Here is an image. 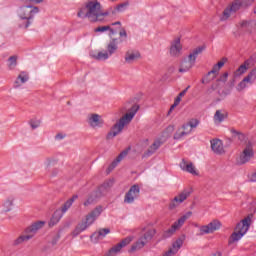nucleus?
I'll return each instance as SVG.
<instances>
[{
	"instance_id": "f3484780",
	"label": "nucleus",
	"mask_w": 256,
	"mask_h": 256,
	"mask_svg": "<svg viewBox=\"0 0 256 256\" xmlns=\"http://www.w3.org/2000/svg\"><path fill=\"white\" fill-rule=\"evenodd\" d=\"M29 81V73L25 71H21L18 76L16 77V80L14 81L13 87L14 89H21L25 83Z\"/></svg>"
},
{
	"instance_id": "c9c22d12",
	"label": "nucleus",
	"mask_w": 256,
	"mask_h": 256,
	"mask_svg": "<svg viewBox=\"0 0 256 256\" xmlns=\"http://www.w3.org/2000/svg\"><path fill=\"white\" fill-rule=\"evenodd\" d=\"M243 234H241L240 232H237L235 230V232H233L228 240V245H233V243H237V241H240V239L243 238Z\"/></svg>"
},
{
	"instance_id": "7ed1b4c3",
	"label": "nucleus",
	"mask_w": 256,
	"mask_h": 256,
	"mask_svg": "<svg viewBox=\"0 0 256 256\" xmlns=\"http://www.w3.org/2000/svg\"><path fill=\"white\" fill-rule=\"evenodd\" d=\"M101 213H103V207L98 206L94 210H92L88 215H86V218L82 220L74 229V237H77V235H80V233H83V231L89 229V227H91V225L95 223L97 217H99Z\"/></svg>"
},
{
	"instance_id": "f257e3e1",
	"label": "nucleus",
	"mask_w": 256,
	"mask_h": 256,
	"mask_svg": "<svg viewBox=\"0 0 256 256\" xmlns=\"http://www.w3.org/2000/svg\"><path fill=\"white\" fill-rule=\"evenodd\" d=\"M129 3H122L116 6L114 9L110 8L103 12L101 10V3L99 1H89L86 4L85 8H82L78 12V17L80 19H89L92 23H103L105 21V17H109V15H116L117 11L122 12L125 11V7H128Z\"/></svg>"
},
{
	"instance_id": "5701e85b",
	"label": "nucleus",
	"mask_w": 256,
	"mask_h": 256,
	"mask_svg": "<svg viewBox=\"0 0 256 256\" xmlns=\"http://www.w3.org/2000/svg\"><path fill=\"white\" fill-rule=\"evenodd\" d=\"M251 65H253V57H250L238 67V69L234 72V77H240V75L247 73V70L249 67H251Z\"/></svg>"
},
{
	"instance_id": "2f4dec72",
	"label": "nucleus",
	"mask_w": 256,
	"mask_h": 256,
	"mask_svg": "<svg viewBox=\"0 0 256 256\" xmlns=\"http://www.w3.org/2000/svg\"><path fill=\"white\" fill-rule=\"evenodd\" d=\"M95 33H105V31H109V37H113V35H117V30L111 28L110 25L99 26L95 28Z\"/></svg>"
},
{
	"instance_id": "4d7b16f0",
	"label": "nucleus",
	"mask_w": 256,
	"mask_h": 256,
	"mask_svg": "<svg viewBox=\"0 0 256 256\" xmlns=\"http://www.w3.org/2000/svg\"><path fill=\"white\" fill-rule=\"evenodd\" d=\"M78 197L79 196H77V195H74L72 198H70V199H72L73 200V203L75 202V199H78Z\"/></svg>"
},
{
	"instance_id": "473e14b6",
	"label": "nucleus",
	"mask_w": 256,
	"mask_h": 256,
	"mask_svg": "<svg viewBox=\"0 0 256 256\" xmlns=\"http://www.w3.org/2000/svg\"><path fill=\"white\" fill-rule=\"evenodd\" d=\"M227 119V112L223 110H217L214 114V123L219 125V123H223Z\"/></svg>"
},
{
	"instance_id": "72a5a7b5",
	"label": "nucleus",
	"mask_w": 256,
	"mask_h": 256,
	"mask_svg": "<svg viewBox=\"0 0 256 256\" xmlns=\"http://www.w3.org/2000/svg\"><path fill=\"white\" fill-rule=\"evenodd\" d=\"M112 26L118 25V29H119V41L120 43H123V41H125L127 39V30H125V28L121 27V21H117L111 24Z\"/></svg>"
},
{
	"instance_id": "603ef678",
	"label": "nucleus",
	"mask_w": 256,
	"mask_h": 256,
	"mask_svg": "<svg viewBox=\"0 0 256 256\" xmlns=\"http://www.w3.org/2000/svg\"><path fill=\"white\" fill-rule=\"evenodd\" d=\"M55 139H58V140L65 139V135H64V134H61V133H58V134L55 136Z\"/></svg>"
},
{
	"instance_id": "4be33fe9",
	"label": "nucleus",
	"mask_w": 256,
	"mask_h": 256,
	"mask_svg": "<svg viewBox=\"0 0 256 256\" xmlns=\"http://www.w3.org/2000/svg\"><path fill=\"white\" fill-rule=\"evenodd\" d=\"M129 151H131V148L125 149L117 156V158L108 167L109 173H111V171H113V169H115V167H117V165H119V163L129 155Z\"/></svg>"
},
{
	"instance_id": "4468645a",
	"label": "nucleus",
	"mask_w": 256,
	"mask_h": 256,
	"mask_svg": "<svg viewBox=\"0 0 256 256\" xmlns=\"http://www.w3.org/2000/svg\"><path fill=\"white\" fill-rule=\"evenodd\" d=\"M191 195V191L185 189L183 190L178 196L174 197V199L169 204V209H175V207H178L183 203V201H186Z\"/></svg>"
},
{
	"instance_id": "a878e982",
	"label": "nucleus",
	"mask_w": 256,
	"mask_h": 256,
	"mask_svg": "<svg viewBox=\"0 0 256 256\" xmlns=\"http://www.w3.org/2000/svg\"><path fill=\"white\" fill-rule=\"evenodd\" d=\"M88 123L93 129H97V127H103V119H101L99 114H91L88 118Z\"/></svg>"
},
{
	"instance_id": "4c0bfd02",
	"label": "nucleus",
	"mask_w": 256,
	"mask_h": 256,
	"mask_svg": "<svg viewBox=\"0 0 256 256\" xmlns=\"http://www.w3.org/2000/svg\"><path fill=\"white\" fill-rule=\"evenodd\" d=\"M201 123V121H199V119L197 118H191L187 124H188V127H190V129H197V127H199V124Z\"/></svg>"
},
{
	"instance_id": "bf43d9fd",
	"label": "nucleus",
	"mask_w": 256,
	"mask_h": 256,
	"mask_svg": "<svg viewBox=\"0 0 256 256\" xmlns=\"http://www.w3.org/2000/svg\"><path fill=\"white\" fill-rule=\"evenodd\" d=\"M212 256H221V252H216Z\"/></svg>"
},
{
	"instance_id": "dca6fc26",
	"label": "nucleus",
	"mask_w": 256,
	"mask_h": 256,
	"mask_svg": "<svg viewBox=\"0 0 256 256\" xmlns=\"http://www.w3.org/2000/svg\"><path fill=\"white\" fill-rule=\"evenodd\" d=\"M252 157H253V147L251 146V144H248L240 154V157H239L240 165H245V163H249Z\"/></svg>"
},
{
	"instance_id": "9b49d317",
	"label": "nucleus",
	"mask_w": 256,
	"mask_h": 256,
	"mask_svg": "<svg viewBox=\"0 0 256 256\" xmlns=\"http://www.w3.org/2000/svg\"><path fill=\"white\" fill-rule=\"evenodd\" d=\"M221 229V221L219 220H212L207 225H203L200 227L199 235H209L211 233H215V231H219Z\"/></svg>"
},
{
	"instance_id": "864d4df0",
	"label": "nucleus",
	"mask_w": 256,
	"mask_h": 256,
	"mask_svg": "<svg viewBox=\"0 0 256 256\" xmlns=\"http://www.w3.org/2000/svg\"><path fill=\"white\" fill-rule=\"evenodd\" d=\"M33 13H39V7L33 6Z\"/></svg>"
},
{
	"instance_id": "9d476101",
	"label": "nucleus",
	"mask_w": 256,
	"mask_h": 256,
	"mask_svg": "<svg viewBox=\"0 0 256 256\" xmlns=\"http://www.w3.org/2000/svg\"><path fill=\"white\" fill-rule=\"evenodd\" d=\"M71 205H73V199L67 200L64 205L61 207V209H58L54 212L51 223L55 225L56 223H59L61 221V218L63 217L64 213H67L69 209H71Z\"/></svg>"
},
{
	"instance_id": "49530a36",
	"label": "nucleus",
	"mask_w": 256,
	"mask_h": 256,
	"mask_svg": "<svg viewBox=\"0 0 256 256\" xmlns=\"http://www.w3.org/2000/svg\"><path fill=\"white\" fill-rule=\"evenodd\" d=\"M37 127H41V119H35L33 122V129H37Z\"/></svg>"
},
{
	"instance_id": "c03bdc74",
	"label": "nucleus",
	"mask_w": 256,
	"mask_h": 256,
	"mask_svg": "<svg viewBox=\"0 0 256 256\" xmlns=\"http://www.w3.org/2000/svg\"><path fill=\"white\" fill-rule=\"evenodd\" d=\"M152 149L154 151H157L159 149V147H161V141L156 140L153 142V144L151 145Z\"/></svg>"
},
{
	"instance_id": "8fccbe9b",
	"label": "nucleus",
	"mask_w": 256,
	"mask_h": 256,
	"mask_svg": "<svg viewBox=\"0 0 256 256\" xmlns=\"http://www.w3.org/2000/svg\"><path fill=\"white\" fill-rule=\"evenodd\" d=\"M191 86H188L186 89H184L182 92H180L179 94H178V96H180V97H185V95L187 94V91H189V88H190Z\"/></svg>"
},
{
	"instance_id": "37998d69",
	"label": "nucleus",
	"mask_w": 256,
	"mask_h": 256,
	"mask_svg": "<svg viewBox=\"0 0 256 256\" xmlns=\"http://www.w3.org/2000/svg\"><path fill=\"white\" fill-rule=\"evenodd\" d=\"M157 150H154L151 146L147 149V151L143 154V159L147 158V157H151V155H154V153Z\"/></svg>"
},
{
	"instance_id": "cd10ccee",
	"label": "nucleus",
	"mask_w": 256,
	"mask_h": 256,
	"mask_svg": "<svg viewBox=\"0 0 256 256\" xmlns=\"http://www.w3.org/2000/svg\"><path fill=\"white\" fill-rule=\"evenodd\" d=\"M210 143L212 151H214L217 155H222V153H225L223 142L221 140L213 139Z\"/></svg>"
},
{
	"instance_id": "0eeeda50",
	"label": "nucleus",
	"mask_w": 256,
	"mask_h": 256,
	"mask_svg": "<svg viewBox=\"0 0 256 256\" xmlns=\"http://www.w3.org/2000/svg\"><path fill=\"white\" fill-rule=\"evenodd\" d=\"M191 217V212H188V214L181 216L174 224L169 228L168 230L164 231L163 233V239H169V237H173V234L177 229L180 227H183L185 225V221H187Z\"/></svg>"
},
{
	"instance_id": "f704fd0d",
	"label": "nucleus",
	"mask_w": 256,
	"mask_h": 256,
	"mask_svg": "<svg viewBox=\"0 0 256 256\" xmlns=\"http://www.w3.org/2000/svg\"><path fill=\"white\" fill-rule=\"evenodd\" d=\"M183 243H185V235H182L179 237L173 244H172V249L174 252H178L181 247H183Z\"/></svg>"
},
{
	"instance_id": "e2e57ef3",
	"label": "nucleus",
	"mask_w": 256,
	"mask_h": 256,
	"mask_svg": "<svg viewBox=\"0 0 256 256\" xmlns=\"http://www.w3.org/2000/svg\"><path fill=\"white\" fill-rule=\"evenodd\" d=\"M251 1H255V0H251Z\"/></svg>"
},
{
	"instance_id": "13d9d810",
	"label": "nucleus",
	"mask_w": 256,
	"mask_h": 256,
	"mask_svg": "<svg viewBox=\"0 0 256 256\" xmlns=\"http://www.w3.org/2000/svg\"><path fill=\"white\" fill-rule=\"evenodd\" d=\"M212 91H215V87L213 86L208 90V93H211Z\"/></svg>"
},
{
	"instance_id": "39448f33",
	"label": "nucleus",
	"mask_w": 256,
	"mask_h": 256,
	"mask_svg": "<svg viewBox=\"0 0 256 256\" xmlns=\"http://www.w3.org/2000/svg\"><path fill=\"white\" fill-rule=\"evenodd\" d=\"M157 233V230L155 229H149L147 230L139 239L138 241L133 244L130 248V252L133 253V251H139L140 249H143L155 237V234Z\"/></svg>"
},
{
	"instance_id": "bb28decb",
	"label": "nucleus",
	"mask_w": 256,
	"mask_h": 256,
	"mask_svg": "<svg viewBox=\"0 0 256 256\" xmlns=\"http://www.w3.org/2000/svg\"><path fill=\"white\" fill-rule=\"evenodd\" d=\"M111 233V230L109 228H102L99 229L98 232H95L91 235V241H94V243H97L99 239H105L107 235Z\"/></svg>"
},
{
	"instance_id": "aec40b11",
	"label": "nucleus",
	"mask_w": 256,
	"mask_h": 256,
	"mask_svg": "<svg viewBox=\"0 0 256 256\" xmlns=\"http://www.w3.org/2000/svg\"><path fill=\"white\" fill-rule=\"evenodd\" d=\"M182 49H183V46L181 45V38H176L171 43L170 55L172 57H179L181 55Z\"/></svg>"
},
{
	"instance_id": "2eb2a0df",
	"label": "nucleus",
	"mask_w": 256,
	"mask_h": 256,
	"mask_svg": "<svg viewBox=\"0 0 256 256\" xmlns=\"http://www.w3.org/2000/svg\"><path fill=\"white\" fill-rule=\"evenodd\" d=\"M131 241H133V237H131V236L124 238L121 242H119L118 244H116L114 247H112L109 250L107 256L117 255V253H119L121 251V249H123V247H127V245H129V243H131Z\"/></svg>"
},
{
	"instance_id": "393cba45",
	"label": "nucleus",
	"mask_w": 256,
	"mask_h": 256,
	"mask_svg": "<svg viewBox=\"0 0 256 256\" xmlns=\"http://www.w3.org/2000/svg\"><path fill=\"white\" fill-rule=\"evenodd\" d=\"M125 63H128L129 65H131V63H135V61H137V59H141V53H139V51L136 50H128L125 53Z\"/></svg>"
},
{
	"instance_id": "09e8293b",
	"label": "nucleus",
	"mask_w": 256,
	"mask_h": 256,
	"mask_svg": "<svg viewBox=\"0 0 256 256\" xmlns=\"http://www.w3.org/2000/svg\"><path fill=\"white\" fill-rule=\"evenodd\" d=\"M173 255H177V252H175V250L173 248L169 249L164 256H173Z\"/></svg>"
},
{
	"instance_id": "5fc2aeb1",
	"label": "nucleus",
	"mask_w": 256,
	"mask_h": 256,
	"mask_svg": "<svg viewBox=\"0 0 256 256\" xmlns=\"http://www.w3.org/2000/svg\"><path fill=\"white\" fill-rule=\"evenodd\" d=\"M33 3H36V4L43 3V0H33Z\"/></svg>"
},
{
	"instance_id": "052dcab7",
	"label": "nucleus",
	"mask_w": 256,
	"mask_h": 256,
	"mask_svg": "<svg viewBox=\"0 0 256 256\" xmlns=\"http://www.w3.org/2000/svg\"><path fill=\"white\" fill-rule=\"evenodd\" d=\"M168 131H173V126H168Z\"/></svg>"
},
{
	"instance_id": "412c9836",
	"label": "nucleus",
	"mask_w": 256,
	"mask_h": 256,
	"mask_svg": "<svg viewBox=\"0 0 256 256\" xmlns=\"http://www.w3.org/2000/svg\"><path fill=\"white\" fill-rule=\"evenodd\" d=\"M15 205V197L8 196L2 201V213H9L13 211V207Z\"/></svg>"
},
{
	"instance_id": "680f3d73",
	"label": "nucleus",
	"mask_w": 256,
	"mask_h": 256,
	"mask_svg": "<svg viewBox=\"0 0 256 256\" xmlns=\"http://www.w3.org/2000/svg\"><path fill=\"white\" fill-rule=\"evenodd\" d=\"M30 126L33 127V122H30Z\"/></svg>"
},
{
	"instance_id": "ea45409f",
	"label": "nucleus",
	"mask_w": 256,
	"mask_h": 256,
	"mask_svg": "<svg viewBox=\"0 0 256 256\" xmlns=\"http://www.w3.org/2000/svg\"><path fill=\"white\" fill-rule=\"evenodd\" d=\"M247 83L253 84L251 80H245V78L238 84L237 91H243L247 87Z\"/></svg>"
},
{
	"instance_id": "c85d7f7f",
	"label": "nucleus",
	"mask_w": 256,
	"mask_h": 256,
	"mask_svg": "<svg viewBox=\"0 0 256 256\" xmlns=\"http://www.w3.org/2000/svg\"><path fill=\"white\" fill-rule=\"evenodd\" d=\"M219 71H221V68H218L217 64H215L212 68L211 71H209L206 76L204 78H202V83L204 85H207V83H211V81H213V79H215V73H219ZM211 75H213L211 77ZM211 77V78H209Z\"/></svg>"
},
{
	"instance_id": "79ce46f5",
	"label": "nucleus",
	"mask_w": 256,
	"mask_h": 256,
	"mask_svg": "<svg viewBox=\"0 0 256 256\" xmlns=\"http://www.w3.org/2000/svg\"><path fill=\"white\" fill-rule=\"evenodd\" d=\"M45 226V221H38L33 224V231H39V229H43Z\"/></svg>"
},
{
	"instance_id": "ddd939ff",
	"label": "nucleus",
	"mask_w": 256,
	"mask_h": 256,
	"mask_svg": "<svg viewBox=\"0 0 256 256\" xmlns=\"http://www.w3.org/2000/svg\"><path fill=\"white\" fill-rule=\"evenodd\" d=\"M139 193H141V188L139 185L134 184L130 187L129 191L125 194L124 203L131 204L135 202V199L139 197Z\"/></svg>"
},
{
	"instance_id": "f03ea898",
	"label": "nucleus",
	"mask_w": 256,
	"mask_h": 256,
	"mask_svg": "<svg viewBox=\"0 0 256 256\" xmlns=\"http://www.w3.org/2000/svg\"><path fill=\"white\" fill-rule=\"evenodd\" d=\"M137 111H139V105L134 104L129 110L128 113H126L124 116H122L111 128V130L108 132L106 139L109 141L111 139H115L119 133L123 132V129H125L126 125H129L131 121H133V118L135 115H137Z\"/></svg>"
},
{
	"instance_id": "a211bd4d",
	"label": "nucleus",
	"mask_w": 256,
	"mask_h": 256,
	"mask_svg": "<svg viewBox=\"0 0 256 256\" xmlns=\"http://www.w3.org/2000/svg\"><path fill=\"white\" fill-rule=\"evenodd\" d=\"M192 131L193 130L189 128V125L187 123H184L182 127L175 132L173 139H175L176 141H179L180 139H183V137H187V135H191Z\"/></svg>"
},
{
	"instance_id": "a19ab883",
	"label": "nucleus",
	"mask_w": 256,
	"mask_h": 256,
	"mask_svg": "<svg viewBox=\"0 0 256 256\" xmlns=\"http://www.w3.org/2000/svg\"><path fill=\"white\" fill-rule=\"evenodd\" d=\"M231 133L234 137H237L239 141H243V139H245V135L235 129H231Z\"/></svg>"
},
{
	"instance_id": "6e6d98bb",
	"label": "nucleus",
	"mask_w": 256,
	"mask_h": 256,
	"mask_svg": "<svg viewBox=\"0 0 256 256\" xmlns=\"http://www.w3.org/2000/svg\"><path fill=\"white\" fill-rule=\"evenodd\" d=\"M175 107H177V106H175V104H173V105L170 107L169 113H171V111H173V110L175 109Z\"/></svg>"
},
{
	"instance_id": "de8ad7c7",
	"label": "nucleus",
	"mask_w": 256,
	"mask_h": 256,
	"mask_svg": "<svg viewBox=\"0 0 256 256\" xmlns=\"http://www.w3.org/2000/svg\"><path fill=\"white\" fill-rule=\"evenodd\" d=\"M225 63H227V58H222V60L220 62H218L216 64V66H218V68L221 69V67H223L225 65Z\"/></svg>"
},
{
	"instance_id": "7c9ffc66",
	"label": "nucleus",
	"mask_w": 256,
	"mask_h": 256,
	"mask_svg": "<svg viewBox=\"0 0 256 256\" xmlns=\"http://www.w3.org/2000/svg\"><path fill=\"white\" fill-rule=\"evenodd\" d=\"M119 43L122 42H120L117 38H112L110 40V42L107 45V51L109 55H113L117 51V49H119V46H117L119 45Z\"/></svg>"
},
{
	"instance_id": "b1692460",
	"label": "nucleus",
	"mask_w": 256,
	"mask_h": 256,
	"mask_svg": "<svg viewBox=\"0 0 256 256\" xmlns=\"http://www.w3.org/2000/svg\"><path fill=\"white\" fill-rule=\"evenodd\" d=\"M180 169L186 173H190L191 175H199L195 169V166L193 165V162H187L185 159H182L180 162Z\"/></svg>"
},
{
	"instance_id": "f8f14e48",
	"label": "nucleus",
	"mask_w": 256,
	"mask_h": 256,
	"mask_svg": "<svg viewBox=\"0 0 256 256\" xmlns=\"http://www.w3.org/2000/svg\"><path fill=\"white\" fill-rule=\"evenodd\" d=\"M238 31L240 33H248L251 35L254 31H256V21L255 20H241L238 23Z\"/></svg>"
},
{
	"instance_id": "20e7f679",
	"label": "nucleus",
	"mask_w": 256,
	"mask_h": 256,
	"mask_svg": "<svg viewBox=\"0 0 256 256\" xmlns=\"http://www.w3.org/2000/svg\"><path fill=\"white\" fill-rule=\"evenodd\" d=\"M205 51V46H200L194 49L187 58H184L180 64L179 73H187L195 66L197 57Z\"/></svg>"
},
{
	"instance_id": "423d86ee",
	"label": "nucleus",
	"mask_w": 256,
	"mask_h": 256,
	"mask_svg": "<svg viewBox=\"0 0 256 256\" xmlns=\"http://www.w3.org/2000/svg\"><path fill=\"white\" fill-rule=\"evenodd\" d=\"M33 239V225L26 227L21 235H19L12 242V247H19L21 245H25V243L31 241Z\"/></svg>"
},
{
	"instance_id": "1a4fd4ad",
	"label": "nucleus",
	"mask_w": 256,
	"mask_h": 256,
	"mask_svg": "<svg viewBox=\"0 0 256 256\" xmlns=\"http://www.w3.org/2000/svg\"><path fill=\"white\" fill-rule=\"evenodd\" d=\"M243 6L242 0H234L230 6H228L222 13L220 21H227L231 17L232 13H237Z\"/></svg>"
},
{
	"instance_id": "e433bc0d",
	"label": "nucleus",
	"mask_w": 256,
	"mask_h": 256,
	"mask_svg": "<svg viewBox=\"0 0 256 256\" xmlns=\"http://www.w3.org/2000/svg\"><path fill=\"white\" fill-rule=\"evenodd\" d=\"M109 57H111V55H109V52L107 51L98 52V54L94 56V58H96L97 61H107Z\"/></svg>"
},
{
	"instance_id": "58836bf2",
	"label": "nucleus",
	"mask_w": 256,
	"mask_h": 256,
	"mask_svg": "<svg viewBox=\"0 0 256 256\" xmlns=\"http://www.w3.org/2000/svg\"><path fill=\"white\" fill-rule=\"evenodd\" d=\"M245 81H251L252 83H255L256 81V67L249 72V74L245 77Z\"/></svg>"
},
{
	"instance_id": "6ab92c4d",
	"label": "nucleus",
	"mask_w": 256,
	"mask_h": 256,
	"mask_svg": "<svg viewBox=\"0 0 256 256\" xmlns=\"http://www.w3.org/2000/svg\"><path fill=\"white\" fill-rule=\"evenodd\" d=\"M250 226H251V218L248 216L236 225L235 231H237L242 235H245L249 231Z\"/></svg>"
},
{
	"instance_id": "c756f323",
	"label": "nucleus",
	"mask_w": 256,
	"mask_h": 256,
	"mask_svg": "<svg viewBox=\"0 0 256 256\" xmlns=\"http://www.w3.org/2000/svg\"><path fill=\"white\" fill-rule=\"evenodd\" d=\"M19 56L12 55L7 59V69L9 71H15L17 69V65H19Z\"/></svg>"
},
{
	"instance_id": "a18cd8bd",
	"label": "nucleus",
	"mask_w": 256,
	"mask_h": 256,
	"mask_svg": "<svg viewBox=\"0 0 256 256\" xmlns=\"http://www.w3.org/2000/svg\"><path fill=\"white\" fill-rule=\"evenodd\" d=\"M228 77H229V73L225 72L223 75L220 76L218 81H221L222 83H225L227 81Z\"/></svg>"
},
{
	"instance_id": "3c124183",
	"label": "nucleus",
	"mask_w": 256,
	"mask_h": 256,
	"mask_svg": "<svg viewBox=\"0 0 256 256\" xmlns=\"http://www.w3.org/2000/svg\"><path fill=\"white\" fill-rule=\"evenodd\" d=\"M179 103H181V96H180V95H178V96L175 98L174 106L179 105Z\"/></svg>"
},
{
	"instance_id": "6e6552de",
	"label": "nucleus",
	"mask_w": 256,
	"mask_h": 256,
	"mask_svg": "<svg viewBox=\"0 0 256 256\" xmlns=\"http://www.w3.org/2000/svg\"><path fill=\"white\" fill-rule=\"evenodd\" d=\"M107 189H109V182H105L96 191L92 192L84 202V206L89 207V205H93L99 197H103V195H105V191H107Z\"/></svg>"
}]
</instances>
